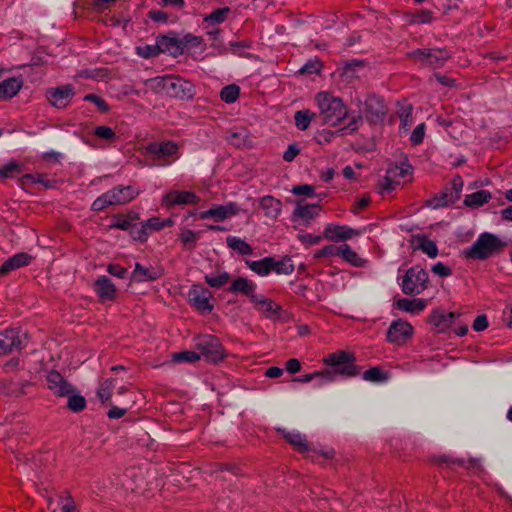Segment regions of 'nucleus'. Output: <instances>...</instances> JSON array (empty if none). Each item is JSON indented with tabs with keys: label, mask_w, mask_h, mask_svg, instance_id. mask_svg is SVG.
Returning <instances> with one entry per match:
<instances>
[{
	"label": "nucleus",
	"mask_w": 512,
	"mask_h": 512,
	"mask_svg": "<svg viewBox=\"0 0 512 512\" xmlns=\"http://www.w3.org/2000/svg\"><path fill=\"white\" fill-rule=\"evenodd\" d=\"M320 115L324 122L331 126H336L349 116L347 107L343 101L335 97L333 93L328 91H321L314 96Z\"/></svg>",
	"instance_id": "nucleus-1"
},
{
	"label": "nucleus",
	"mask_w": 512,
	"mask_h": 512,
	"mask_svg": "<svg viewBox=\"0 0 512 512\" xmlns=\"http://www.w3.org/2000/svg\"><path fill=\"white\" fill-rule=\"evenodd\" d=\"M504 247V243L496 235L482 232L472 246L463 250V257L468 260L484 261Z\"/></svg>",
	"instance_id": "nucleus-2"
},
{
	"label": "nucleus",
	"mask_w": 512,
	"mask_h": 512,
	"mask_svg": "<svg viewBox=\"0 0 512 512\" xmlns=\"http://www.w3.org/2000/svg\"><path fill=\"white\" fill-rule=\"evenodd\" d=\"M139 194L140 190L137 187L118 185L97 197L93 204H91V209H93L94 212H100L111 205H125L135 199Z\"/></svg>",
	"instance_id": "nucleus-3"
},
{
	"label": "nucleus",
	"mask_w": 512,
	"mask_h": 512,
	"mask_svg": "<svg viewBox=\"0 0 512 512\" xmlns=\"http://www.w3.org/2000/svg\"><path fill=\"white\" fill-rule=\"evenodd\" d=\"M412 178V166L408 162H400L388 167L386 176L379 183V193L382 196L391 194L395 187L410 181Z\"/></svg>",
	"instance_id": "nucleus-4"
},
{
	"label": "nucleus",
	"mask_w": 512,
	"mask_h": 512,
	"mask_svg": "<svg viewBox=\"0 0 512 512\" xmlns=\"http://www.w3.org/2000/svg\"><path fill=\"white\" fill-rule=\"evenodd\" d=\"M153 88L161 89L171 96L187 99L193 95V86L180 77H157L151 80Z\"/></svg>",
	"instance_id": "nucleus-5"
},
{
	"label": "nucleus",
	"mask_w": 512,
	"mask_h": 512,
	"mask_svg": "<svg viewBox=\"0 0 512 512\" xmlns=\"http://www.w3.org/2000/svg\"><path fill=\"white\" fill-rule=\"evenodd\" d=\"M324 364L329 367H338V373L344 377H354L359 374V368L355 364V356L353 352L346 350H338L331 352L325 356Z\"/></svg>",
	"instance_id": "nucleus-6"
},
{
	"label": "nucleus",
	"mask_w": 512,
	"mask_h": 512,
	"mask_svg": "<svg viewBox=\"0 0 512 512\" xmlns=\"http://www.w3.org/2000/svg\"><path fill=\"white\" fill-rule=\"evenodd\" d=\"M428 284V273L420 266L410 267L404 278H402L401 288L406 295H419Z\"/></svg>",
	"instance_id": "nucleus-7"
},
{
	"label": "nucleus",
	"mask_w": 512,
	"mask_h": 512,
	"mask_svg": "<svg viewBox=\"0 0 512 512\" xmlns=\"http://www.w3.org/2000/svg\"><path fill=\"white\" fill-rule=\"evenodd\" d=\"M178 149L173 141L151 142L146 147L147 154L151 155L156 166H166L175 161Z\"/></svg>",
	"instance_id": "nucleus-8"
},
{
	"label": "nucleus",
	"mask_w": 512,
	"mask_h": 512,
	"mask_svg": "<svg viewBox=\"0 0 512 512\" xmlns=\"http://www.w3.org/2000/svg\"><path fill=\"white\" fill-rule=\"evenodd\" d=\"M187 296L189 305L202 315L209 314L214 309L211 291L200 284H193Z\"/></svg>",
	"instance_id": "nucleus-9"
},
{
	"label": "nucleus",
	"mask_w": 512,
	"mask_h": 512,
	"mask_svg": "<svg viewBox=\"0 0 512 512\" xmlns=\"http://www.w3.org/2000/svg\"><path fill=\"white\" fill-rule=\"evenodd\" d=\"M414 336V327L410 322L401 318L393 320L387 330V341L393 345L402 346Z\"/></svg>",
	"instance_id": "nucleus-10"
},
{
	"label": "nucleus",
	"mask_w": 512,
	"mask_h": 512,
	"mask_svg": "<svg viewBox=\"0 0 512 512\" xmlns=\"http://www.w3.org/2000/svg\"><path fill=\"white\" fill-rule=\"evenodd\" d=\"M196 347L208 361L218 362L224 359V349L219 339L211 335L196 338Z\"/></svg>",
	"instance_id": "nucleus-11"
},
{
	"label": "nucleus",
	"mask_w": 512,
	"mask_h": 512,
	"mask_svg": "<svg viewBox=\"0 0 512 512\" xmlns=\"http://www.w3.org/2000/svg\"><path fill=\"white\" fill-rule=\"evenodd\" d=\"M239 213L238 204L235 202H228L225 204H215L211 208L200 212L198 218L200 219H212L215 222H223L226 219H230L233 216H237Z\"/></svg>",
	"instance_id": "nucleus-12"
},
{
	"label": "nucleus",
	"mask_w": 512,
	"mask_h": 512,
	"mask_svg": "<svg viewBox=\"0 0 512 512\" xmlns=\"http://www.w3.org/2000/svg\"><path fill=\"white\" fill-rule=\"evenodd\" d=\"M27 336L18 329H6L0 332V354H8L24 347Z\"/></svg>",
	"instance_id": "nucleus-13"
},
{
	"label": "nucleus",
	"mask_w": 512,
	"mask_h": 512,
	"mask_svg": "<svg viewBox=\"0 0 512 512\" xmlns=\"http://www.w3.org/2000/svg\"><path fill=\"white\" fill-rule=\"evenodd\" d=\"M360 235L361 232L359 230L354 229L348 225L329 223L324 228V239L333 242L350 240L353 237H358Z\"/></svg>",
	"instance_id": "nucleus-14"
},
{
	"label": "nucleus",
	"mask_w": 512,
	"mask_h": 512,
	"mask_svg": "<svg viewBox=\"0 0 512 512\" xmlns=\"http://www.w3.org/2000/svg\"><path fill=\"white\" fill-rule=\"evenodd\" d=\"M249 300L253 303L256 311L262 313V315L268 319L276 320L281 315V305L263 294L250 298Z\"/></svg>",
	"instance_id": "nucleus-15"
},
{
	"label": "nucleus",
	"mask_w": 512,
	"mask_h": 512,
	"mask_svg": "<svg viewBox=\"0 0 512 512\" xmlns=\"http://www.w3.org/2000/svg\"><path fill=\"white\" fill-rule=\"evenodd\" d=\"M413 56L432 68H439L449 59V53L442 49L415 50Z\"/></svg>",
	"instance_id": "nucleus-16"
},
{
	"label": "nucleus",
	"mask_w": 512,
	"mask_h": 512,
	"mask_svg": "<svg viewBox=\"0 0 512 512\" xmlns=\"http://www.w3.org/2000/svg\"><path fill=\"white\" fill-rule=\"evenodd\" d=\"M199 198L192 191H169L162 196L161 204L170 208L175 205H193Z\"/></svg>",
	"instance_id": "nucleus-17"
},
{
	"label": "nucleus",
	"mask_w": 512,
	"mask_h": 512,
	"mask_svg": "<svg viewBox=\"0 0 512 512\" xmlns=\"http://www.w3.org/2000/svg\"><path fill=\"white\" fill-rule=\"evenodd\" d=\"M320 209L318 204H299L291 215V221L300 226H307L318 216Z\"/></svg>",
	"instance_id": "nucleus-18"
},
{
	"label": "nucleus",
	"mask_w": 512,
	"mask_h": 512,
	"mask_svg": "<svg viewBox=\"0 0 512 512\" xmlns=\"http://www.w3.org/2000/svg\"><path fill=\"white\" fill-rule=\"evenodd\" d=\"M74 95V89L71 84L63 85L59 88H53L48 91V99L51 105L58 109L66 108Z\"/></svg>",
	"instance_id": "nucleus-19"
},
{
	"label": "nucleus",
	"mask_w": 512,
	"mask_h": 512,
	"mask_svg": "<svg viewBox=\"0 0 512 512\" xmlns=\"http://www.w3.org/2000/svg\"><path fill=\"white\" fill-rule=\"evenodd\" d=\"M46 382H48V388L54 395L60 397L69 396L73 391L72 385L55 370L49 371L48 375H46Z\"/></svg>",
	"instance_id": "nucleus-20"
},
{
	"label": "nucleus",
	"mask_w": 512,
	"mask_h": 512,
	"mask_svg": "<svg viewBox=\"0 0 512 512\" xmlns=\"http://www.w3.org/2000/svg\"><path fill=\"white\" fill-rule=\"evenodd\" d=\"M257 285L254 280L247 277L234 278L229 286L228 291L234 295H245L249 299H252L258 295L256 292Z\"/></svg>",
	"instance_id": "nucleus-21"
},
{
	"label": "nucleus",
	"mask_w": 512,
	"mask_h": 512,
	"mask_svg": "<svg viewBox=\"0 0 512 512\" xmlns=\"http://www.w3.org/2000/svg\"><path fill=\"white\" fill-rule=\"evenodd\" d=\"M33 257L27 253L20 252L10 256L0 266V275H7L20 267H27L32 262Z\"/></svg>",
	"instance_id": "nucleus-22"
},
{
	"label": "nucleus",
	"mask_w": 512,
	"mask_h": 512,
	"mask_svg": "<svg viewBox=\"0 0 512 512\" xmlns=\"http://www.w3.org/2000/svg\"><path fill=\"white\" fill-rule=\"evenodd\" d=\"M156 45L162 54H169L174 57L183 54V46L176 36H161L156 39Z\"/></svg>",
	"instance_id": "nucleus-23"
},
{
	"label": "nucleus",
	"mask_w": 512,
	"mask_h": 512,
	"mask_svg": "<svg viewBox=\"0 0 512 512\" xmlns=\"http://www.w3.org/2000/svg\"><path fill=\"white\" fill-rule=\"evenodd\" d=\"M163 270L159 266H142L140 263H135L133 274L134 281L138 282H146V281H155L162 277Z\"/></svg>",
	"instance_id": "nucleus-24"
},
{
	"label": "nucleus",
	"mask_w": 512,
	"mask_h": 512,
	"mask_svg": "<svg viewBox=\"0 0 512 512\" xmlns=\"http://www.w3.org/2000/svg\"><path fill=\"white\" fill-rule=\"evenodd\" d=\"M94 291L102 302L113 301L117 292L112 280L107 276H100L95 280Z\"/></svg>",
	"instance_id": "nucleus-25"
},
{
	"label": "nucleus",
	"mask_w": 512,
	"mask_h": 512,
	"mask_svg": "<svg viewBox=\"0 0 512 512\" xmlns=\"http://www.w3.org/2000/svg\"><path fill=\"white\" fill-rule=\"evenodd\" d=\"M259 208L263 210L264 216L276 220L282 212V202L272 195L259 198Z\"/></svg>",
	"instance_id": "nucleus-26"
},
{
	"label": "nucleus",
	"mask_w": 512,
	"mask_h": 512,
	"mask_svg": "<svg viewBox=\"0 0 512 512\" xmlns=\"http://www.w3.org/2000/svg\"><path fill=\"white\" fill-rule=\"evenodd\" d=\"M396 307L402 312L410 314H419L427 308V301L422 298H400L396 302Z\"/></svg>",
	"instance_id": "nucleus-27"
},
{
	"label": "nucleus",
	"mask_w": 512,
	"mask_h": 512,
	"mask_svg": "<svg viewBox=\"0 0 512 512\" xmlns=\"http://www.w3.org/2000/svg\"><path fill=\"white\" fill-rule=\"evenodd\" d=\"M23 87L21 77H9L0 82V99H11Z\"/></svg>",
	"instance_id": "nucleus-28"
},
{
	"label": "nucleus",
	"mask_w": 512,
	"mask_h": 512,
	"mask_svg": "<svg viewBox=\"0 0 512 512\" xmlns=\"http://www.w3.org/2000/svg\"><path fill=\"white\" fill-rule=\"evenodd\" d=\"M281 432L285 440L293 445L299 453L308 454L310 452V446L304 434L295 430L286 431L285 429Z\"/></svg>",
	"instance_id": "nucleus-29"
},
{
	"label": "nucleus",
	"mask_w": 512,
	"mask_h": 512,
	"mask_svg": "<svg viewBox=\"0 0 512 512\" xmlns=\"http://www.w3.org/2000/svg\"><path fill=\"white\" fill-rule=\"evenodd\" d=\"M463 188V181L460 179V177H456L453 180V190L455 196H449L447 192H442L440 196L433 198V201L431 202V205L434 209L448 206L450 203H453L455 199L459 196V193L461 192V189Z\"/></svg>",
	"instance_id": "nucleus-30"
},
{
	"label": "nucleus",
	"mask_w": 512,
	"mask_h": 512,
	"mask_svg": "<svg viewBox=\"0 0 512 512\" xmlns=\"http://www.w3.org/2000/svg\"><path fill=\"white\" fill-rule=\"evenodd\" d=\"M245 264L251 272L259 277H267L272 273V256H267L260 260H247Z\"/></svg>",
	"instance_id": "nucleus-31"
},
{
	"label": "nucleus",
	"mask_w": 512,
	"mask_h": 512,
	"mask_svg": "<svg viewBox=\"0 0 512 512\" xmlns=\"http://www.w3.org/2000/svg\"><path fill=\"white\" fill-rule=\"evenodd\" d=\"M454 312L434 310L431 315V323L440 332L445 331L454 322Z\"/></svg>",
	"instance_id": "nucleus-32"
},
{
	"label": "nucleus",
	"mask_w": 512,
	"mask_h": 512,
	"mask_svg": "<svg viewBox=\"0 0 512 512\" xmlns=\"http://www.w3.org/2000/svg\"><path fill=\"white\" fill-rule=\"evenodd\" d=\"M336 256L343 258L345 262L353 267H363L366 264V260L359 257L358 253L346 243L339 246V252Z\"/></svg>",
	"instance_id": "nucleus-33"
},
{
	"label": "nucleus",
	"mask_w": 512,
	"mask_h": 512,
	"mask_svg": "<svg viewBox=\"0 0 512 512\" xmlns=\"http://www.w3.org/2000/svg\"><path fill=\"white\" fill-rule=\"evenodd\" d=\"M314 379L318 380V385L320 386L327 385L335 380V373L329 370L307 373L300 377H296L294 381L300 383H308Z\"/></svg>",
	"instance_id": "nucleus-34"
},
{
	"label": "nucleus",
	"mask_w": 512,
	"mask_h": 512,
	"mask_svg": "<svg viewBox=\"0 0 512 512\" xmlns=\"http://www.w3.org/2000/svg\"><path fill=\"white\" fill-rule=\"evenodd\" d=\"M491 199V194L489 191L481 190L473 192L472 194H467L466 198H464V205L471 208H478L486 203H488Z\"/></svg>",
	"instance_id": "nucleus-35"
},
{
	"label": "nucleus",
	"mask_w": 512,
	"mask_h": 512,
	"mask_svg": "<svg viewBox=\"0 0 512 512\" xmlns=\"http://www.w3.org/2000/svg\"><path fill=\"white\" fill-rule=\"evenodd\" d=\"M204 278L210 288H220L230 281V275L225 270H216L210 274H205Z\"/></svg>",
	"instance_id": "nucleus-36"
},
{
	"label": "nucleus",
	"mask_w": 512,
	"mask_h": 512,
	"mask_svg": "<svg viewBox=\"0 0 512 512\" xmlns=\"http://www.w3.org/2000/svg\"><path fill=\"white\" fill-rule=\"evenodd\" d=\"M227 247L242 256L251 255L252 248L245 240L237 236H229L226 239Z\"/></svg>",
	"instance_id": "nucleus-37"
},
{
	"label": "nucleus",
	"mask_w": 512,
	"mask_h": 512,
	"mask_svg": "<svg viewBox=\"0 0 512 512\" xmlns=\"http://www.w3.org/2000/svg\"><path fill=\"white\" fill-rule=\"evenodd\" d=\"M23 172V165L11 160L7 163L0 164V179H9Z\"/></svg>",
	"instance_id": "nucleus-38"
},
{
	"label": "nucleus",
	"mask_w": 512,
	"mask_h": 512,
	"mask_svg": "<svg viewBox=\"0 0 512 512\" xmlns=\"http://www.w3.org/2000/svg\"><path fill=\"white\" fill-rule=\"evenodd\" d=\"M433 21V12L428 9H418L408 15L410 24H428Z\"/></svg>",
	"instance_id": "nucleus-39"
},
{
	"label": "nucleus",
	"mask_w": 512,
	"mask_h": 512,
	"mask_svg": "<svg viewBox=\"0 0 512 512\" xmlns=\"http://www.w3.org/2000/svg\"><path fill=\"white\" fill-rule=\"evenodd\" d=\"M114 389V381L112 379H106L100 382L96 395L101 403L107 404L112 398V392Z\"/></svg>",
	"instance_id": "nucleus-40"
},
{
	"label": "nucleus",
	"mask_w": 512,
	"mask_h": 512,
	"mask_svg": "<svg viewBox=\"0 0 512 512\" xmlns=\"http://www.w3.org/2000/svg\"><path fill=\"white\" fill-rule=\"evenodd\" d=\"M174 225V221L171 220V218H158L153 217L143 223V229L144 230H151V231H160L166 227H171Z\"/></svg>",
	"instance_id": "nucleus-41"
},
{
	"label": "nucleus",
	"mask_w": 512,
	"mask_h": 512,
	"mask_svg": "<svg viewBox=\"0 0 512 512\" xmlns=\"http://www.w3.org/2000/svg\"><path fill=\"white\" fill-rule=\"evenodd\" d=\"M314 116L315 114L309 110L295 112L294 121L296 128L302 131L307 130Z\"/></svg>",
	"instance_id": "nucleus-42"
},
{
	"label": "nucleus",
	"mask_w": 512,
	"mask_h": 512,
	"mask_svg": "<svg viewBox=\"0 0 512 512\" xmlns=\"http://www.w3.org/2000/svg\"><path fill=\"white\" fill-rule=\"evenodd\" d=\"M389 378V375L387 372L382 371L379 367L374 366L371 367L369 370H366L364 374H362V379L373 382V383H380L387 381Z\"/></svg>",
	"instance_id": "nucleus-43"
},
{
	"label": "nucleus",
	"mask_w": 512,
	"mask_h": 512,
	"mask_svg": "<svg viewBox=\"0 0 512 512\" xmlns=\"http://www.w3.org/2000/svg\"><path fill=\"white\" fill-rule=\"evenodd\" d=\"M294 271V265L290 259L276 260L272 257V272L277 275H289Z\"/></svg>",
	"instance_id": "nucleus-44"
},
{
	"label": "nucleus",
	"mask_w": 512,
	"mask_h": 512,
	"mask_svg": "<svg viewBox=\"0 0 512 512\" xmlns=\"http://www.w3.org/2000/svg\"><path fill=\"white\" fill-rule=\"evenodd\" d=\"M220 99L227 104H233L239 97V87L237 84H228L220 90Z\"/></svg>",
	"instance_id": "nucleus-45"
},
{
	"label": "nucleus",
	"mask_w": 512,
	"mask_h": 512,
	"mask_svg": "<svg viewBox=\"0 0 512 512\" xmlns=\"http://www.w3.org/2000/svg\"><path fill=\"white\" fill-rule=\"evenodd\" d=\"M179 238L184 247L191 249L197 243L199 236L198 233L193 232L189 228H182L180 229Z\"/></svg>",
	"instance_id": "nucleus-46"
},
{
	"label": "nucleus",
	"mask_w": 512,
	"mask_h": 512,
	"mask_svg": "<svg viewBox=\"0 0 512 512\" xmlns=\"http://www.w3.org/2000/svg\"><path fill=\"white\" fill-rule=\"evenodd\" d=\"M135 54L144 58V59H148V58H152V57H156L158 56L159 54H162L161 51L158 49L157 45L156 44H146V45H143V46H137L135 47Z\"/></svg>",
	"instance_id": "nucleus-47"
},
{
	"label": "nucleus",
	"mask_w": 512,
	"mask_h": 512,
	"mask_svg": "<svg viewBox=\"0 0 512 512\" xmlns=\"http://www.w3.org/2000/svg\"><path fill=\"white\" fill-rule=\"evenodd\" d=\"M23 184H40L46 188L52 187V181L46 179L43 174H26L22 177Z\"/></svg>",
	"instance_id": "nucleus-48"
},
{
	"label": "nucleus",
	"mask_w": 512,
	"mask_h": 512,
	"mask_svg": "<svg viewBox=\"0 0 512 512\" xmlns=\"http://www.w3.org/2000/svg\"><path fill=\"white\" fill-rule=\"evenodd\" d=\"M229 13V8H218L213 11V13L205 16L204 20L206 23H210L213 25L221 24L227 18Z\"/></svg>",
	"instance_id": "nucleus-49"
},
{
	"label": "nucleus",
	"mask_w": 512,
	"mask_h": 512,
	"mask_svg": "<svg viewBox=\"0 0 512 512\" xmlns=\"http://www.w3.org/2000/svg\"><path fill=\"white\" fill-rule=\"evenodd\" d=\"M419 249L423 251L424 254L428 255L430 258L437 257L438 249L437 245L434 241L428 238H422L419 242Z\"/></svg>",
	"instance_id": "nucleus-50"
},
{
	"label": "nucleus",
	"mask_w": 512,
	"mask_h": 512,
	"mask_svg": "<svg viewBox=\"0 0 512 512\" xmlns=\"http://www.w3.org/2000/svg\"><path fill=\"white\" fill-rule=\"evenodd\" d=\"M201 358V356L198 355V353L193 351H184V352H176L173 355V360L175 362H187V363H194L198 361Z\"/></svg>",
	"instance_id": "nucleus-51"
},
{
	"label": "nucleus",
	"mask_w": 512,
	"mask_h": 512,
	"mask_svg": "<svg viewBox=\"0 0 512 512\" xmlns=\"http://www.w3.org/2000/svg\"><path fill=\"white\" fill-rule=\"evenodd\" d=\"M86 407V400L81 395H71L68 398V409L73 412H80Z\"/></svg>",
	"instance_id": "nucleus-52"
},
{
	"label": "nucleus",
	"mask_w": 512,
	"mask_h": 512,
	"mask_svg": "<svg viewBox=\"0 0 512 512\" xmlns=\"http://www.w3.org/2000/svg\"><path fill=\"white\" fill-rule=\"evenodd\" d=\"M338 252L339 246L331 244L317 249L316 252L313 253V257L316 259L322 257H335Z\"/></svg>",
	"instance_id": "nucleus-53"
},
{
	"label": "nucleus",
	"mask_w": 512,
	"mask_h": 512,
	"mask_svg": "<svg viewBox=\"0 0 512 512\" xmlns=\"http://www.w3.org/2000/svg\"><path fill=\"white\" fill-rule=\"evenodd\" d=\"M425 135V125L424 123H420L416 125L413 132H411L410 135V142L413 143V145H420L423 143Z\"/></svg>",
	"instance_id": "nucleus-54"
},
{
	"label": "nucleus",
	"mask_w": 512,
	"mask_h": 512,
	"mask_svg": "<svg viewBox=\"0 0 512 512\" xmlns=\"http://www.w3.org/2000/svg\"><path fill=\"white\" fill-rule=\"evenodd\" d=\"M401 128L405 131L409 130L412 123V107L410 105L402 108L400 112Z\"/></svg>",
	"instance_id": "nucleus-55"
},
{
	"label": "nucleus",
	"mask_w": 512,
	"mask_h": 512,
	"mask_svg": "<svg viewBox=\"0 0 512 512\" xmlns=\"http://www.w3.org/2000/svg\"><path fill=\"white\" fill-rule=\"evenodd\" d=\"M321 71V63L318 60H308L306 64L300 68V74L312 75Z\"/></svg>",
	"instance_id": "nucleus-56"
},
{
	"label": "nucleus",
	"mask_w": 512,
	"mask_h": 512,
	"mask_svg": "<svg viewBox=\"0 0 512 512\" xmlns=\"http://www.w3.org/2000/svg\"><path fill=\"white\" fill-rule=\"evenodd\" d=\"M182 41L183 49L187 47H199L203 44V39L201 36H194L192 34H187L183 36V38H179Z\"/></svg>",
	"instance_id": "nucleus-57"
},
{
	"label": "nucleus",
	"mask_w": 512,
	"mask_h": 512,
	"mask_svg": "<svg viewBox=\"0 0 512 512\" xmlns=\"http://www.w3.org/2000/svg\"><path fill=\"white\" fill-rule=\"evenodd\" d=\"M323 236L313 235L312 233H302L298 235L300 243L306 246H313L321 242Z\"/></svg>",
	"instance_id": "nucleus-58"
},
{
	"label": "nucleus",
	"mask_w": 512,
	"mask_h": 512,
	"mask_svg": "<svg viewBox=\"0 0 512 512\" xmlns=\"http://www.w3.org/2000/svg\"><path fill=\"white\" fill-rule=\"evenodd\" d=\"M431 271L433 274L441 278L449 277L452 274L450 267H448L446 264L442 262L434 263V265L431 268Z\"/></svg>",
	"instance_id": "nucleus-59"
},
{
	"label": "nucleus",
	"mask_w": 512,
	"mask_h": 512,
	"mask_svg": "<svg viewBox=\"0 0 512 512\" xmlns=\"http://www.w3.org/2000/svg\"><path fill=\"white\" fill-rule=\"evenodd\" d=\"M336 135V132H333L329 129H322L321 131H318L316 133V136H314V139H316L317 143L319 144H325L330 143L331 140L334 139Z\"/></svg>",
	"instance_id": "nucleus-60"
},
{
	"label": "nucleus",
	"mask_w": 512,
	"mask_h": 512,
	"mask_svg": "<svg viewBox=\"0 0 512 512\" xmlns=\"http://www.w3.org/2000/svg\"><path fill=\"white\" fill-rule=\"evenodd\" d=\"M94 134L96 137L104 140H112L114 137L113 130L106 126V125H100L95 128Z\"/></svg>",
	"instance_id": "nucleus-61"
},
{
	"label": "nucleus",
	"mask_w": 512,
	"mask_h": 512,
	"mask_svg": "<svg viewBox=\"0 0 512 512\" xmlns=\"http://www.w3.org/2000/svg\"><path fill=\"white\" fill-rule=\"evenodd\" d=\"M291 193L312 197L314 195V187L309 184L296 185L291 189Z\"/></svg>",
	"instance_id": "nucleus-62"
},
{
	"label": "nucleus",
	"mask_w": 512,
	"mask_h": 512,
	"mask_svg": "<svg viewBox=\"0 0 512 512\" xmlns=\"http://www.w3.org/2000/svg\"><path fill=\"white\" fill-rule=\"evenodd\" d=\"M362 123L361 116H353L351 121H349L348 125L344 128L340 129L339 132L342 134L352 133L358 129V126Z\"/></svg>",
	"instance_id": "nucleus-63"
},
{
	"label": "nucleus",
	"mask_w": 512,
	"mask_h": 512,
	"mask_svg": "<svg viewBox=\"0 0 512 512\" xmlns=\"http://www.w3.org/2000/svg\"><path fill=\"white\" fill-rule=\"evenodd\" d=\"M59 506L60 512H74L75 510L74 501L72 500V497H70L69 495L60 498Z\"/></svg>",
	"instance_id": "nucleus-64"
}]
</instances>
